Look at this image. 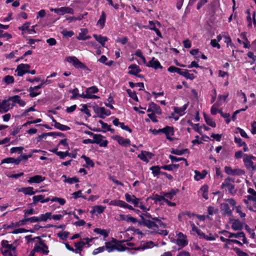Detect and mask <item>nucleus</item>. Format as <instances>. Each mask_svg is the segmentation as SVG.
Masks as SVG:
<instances>
[{
    "label": "nucleus",
    "instance_id": "f257e3e1",
    "mask_svg": "<svg viewBox=\"0 0 256 256\" xmlns=\"http://www.w3.org/2000/svg\"><path fill=\"white\" fill-rule=\"evenodd\" d=\"M35 238L38 239L39 242L35 244L34 248V252H41L43 254L47 256L48 254L49 250H48V246L45 244L44 241L38 236L36 237Z\"/></svg>",
    "mask_w": 256,
    "mask_h": 256
},
{
    "label": "nucleus",
    "instance_id": "f03ea898",
    "mask_svg": "<svg viewBox=\"0 0 256 256\" xmlns=\"http://www.w3.org/2000/svg\"><path fill=\"white\" fill-rule=\"evenodd\" d=\"M221 188H226L232 194H234L236 192L235 188L234 180L230 178H227L222 184Z\"/></svg>",
    "mask_w": 256,
    "mask_h": 256
},
{
    "label": "nucleus",
    "instance_id": "7ed1b4c3",
    "mask_svg": "<svg viewBox=\"0 0 256 256\" xmlns=\"http://www.w3.org/2000/svg\"><path fill=\"white\" fill-rule=\"evenodd\" d=\"M92 241V239L89 238H85L81 239L79 242H74V246L76 249H74V252L76 254H79L80 256H84V254H82V248L86 244L88 246H90V242Z\"/></svg>",
    "mask_w": 256,
    "mask_h": 256
},
{
    "label": "nucleus",
    "instance_id": "20e7f679",
    "mask_svg": "<svg viewBox=\"0 0 256 256\" xmlns=\"http://www.w3.org/2000/svg\"><path fill=\"white\" fill-rule=\"evenodd\" d=\"M252 160H256V158L252 156L244 155L243 162L246 168L254 173V171L256 170V165L254 164Z\"/></svg>",
    "mask_w": 256,
    "mask_h": 256
},
{
    "label": "nucleus",
    "instance_id": "39448f33",
    "mask_svg": "<svg viewBox=\"0 0 256 256\" xmlns=\"http://www.w3.org/2000/svg\"><path fill=\"white\" fill-rule=\"evenodd\" d=\"M192 228V231L196 233L200 238L204 239L206 240H214L215 238L211 234L210 236H206L200 229L196 227L193 222H190Z\"/></svg>",
    "mask_w": 256,
    "mask_h": 256
},
{
    "label": "nucleus",
    "instance_id": "423d86ee",
    "mask_svg": "<svg viewBox=\"0 0 256 256\" xmlns=\"http://www.w3.org/2000/svg\"><path fill=\"white\" fill-rule=\"evenodd\" d=\"M176 244L179 247V250L186 246L188 243L187 236L182 232H179L176 234Z\"/></svg>",
    "mask_w": 256,
    "mask_h": 256
},
{
    "label": "nucleus",
    "instance_id": "0eeeda50",
    "mask_svg": "<svg viewBox=\"0 0 256 256\" xmlns=\"http://www.w3.org/2000/svg\"><path fill=\"white\" fill-rule=\"evenodd\" d=\"M140 217L142 219L141 224L144 226H146L148 228H158V226H160L156 221L148 220L146 218H144L142 215H140Z\"/></svg>",
    "mask_w": 256,
    "mask_h": 256
},
{
    "label": "nucleus",
    "instance_id": "6e6552de",
    "mask_svg": "<svg viewBox=\"0 0 256 256\" xmlns=\"http://www.w3.org/2000/svg\"><path fill=\"white\" fill-rule=\"evenodd\" d=\"M12 102V100H10V97L8 100H3L1 102H0V112H6L10 108H12L14 104Z\"/></svg>",
    "mask_w": 256,
    "mask_h": 256
},
{
    "label": "nucleus",
    "instance_id": "1a4fd4ad",
    "mask_svg": "<svg viewBox=\"0 0 256 256\" xmlns=\"http://www.w3.org/2000/svg\"><path fill=\"white\" fill-rule=\"evenodd\" d=\"M66 61L72 65L76 68L85 69L86 66L80 62L76 56H68L66 58Z\"/></svg>",
    "mask_w": 256,
    "mask_h": 256
},
{
    "label": "nucleus",
    "instance_id": "9d476101",
    "mask_svg": "<svg viewBox=\"0 0 256 256\" xmlns=\"http://www.w3.org/2000/svg\"><path fill=\"white\" fill-rule=\"evenodd\" d=\"M30 68V64H21L18 66L15 72H17L18 76H22L25 74L28 73Z\"/></svg>",
    "mask_w": 256,
    "mask_h": 256
},
{
    "label": "nucleus",
    "instance_id": "9b49d317",
    "mask_svg": "<svg viewBox=\"0 0 256 256\" xmlns=\"http://www.w3.org/2000/svg\"><path fill=\"white\" fill-rule=\"evenodd\" d=\"M50 10L54 12L55 13L59 15H63L65 14H74V10L70 7H62L58 8H51Z\"/></svg>",
    "mask_w": 256,
    "mask_h": 256
},
{
    "label": "nucleus",
    "instance_id": "f8f14e48",
    "mask_svg": "<svg viewBox=\"0 0 256 256\" xmlns=\"http://www.w3.org/2000/svg\"><path fill=\"white\" fill-rule=\"evenodd\" d=\"M103 136L98 134L94 135L93 142L94 144H96L100 145V146L106 147L107 146L108 142L106 140H103Z\"/></svg>",
    "mask_w": 256,
    "mask_h": 256
},
{
    "label": "nucleus",
    "instance_id": "ddd939ff",
    "mask_svg": "<svg viewBox=\"0 0 256 256\" xmlns=\"http://www.w3.org/2000/svg\"><path fill=\"white\" fill-rule=\"evenodd\" d=\"M117 242V240L114 238H112L111 240L109 242H106L105 250H107L108 252H111L116 250V244Z\"/></svg>",
    "mask_w": 256,
    "mask_h": 256
},
{
    "label": "nucleus",
    "instance_id": "4468645a",
    "mask_svg": "<svg viewBox=\"0 0 256 256\" xmlns=\"http://www.w3.org/2000/svg\"><path fill=\"white\" fill-rule=\"evenodd\" d=\"M42 87V84H40L34 87L30 86L28 90L30 92V96L31 98H34L40 95L41 94V92L38 90Z\"/></svg>",
    "mask_w": 256,
    "mask_h": 256
},
{
    "label": "nucleus",
    "instance_id": "2eb2a0df",
    "mask_svg": "<svg viewBox=\"0 0 256 256\" xmlns=\"http://www.w3.org/2000/svg\"><path fill=\"white\" fill-rule=\"evenodd\" d=\"M161 132L164 133L166 137V138L170 141L172 140L171 138L174 134V128L172 126H166L163 128L160 129Z\"/></svg>",
    "mask_w": 256,
    "mask_h": 256
},
{
    "label": "nucleus",
    "instance_id": "dca6fc26",
    "mask_svg": "<svg viewBox=\"0 0 256 256\" xmlns=\"http://www.w3.org/2000/svg\"><path fill=\"white\" fill-rule=\"evenodd\" d=\"M114 140L118 142L123 146H128L130 144V140L128 138H124L119 136H114L113 137Z\"/></svg>",
    "mask_w": 256,
    "mask_h": 256
},
{
    "label": "nucleus",
    "instance_id": "f3484780",
    "mask_svg": "<svg viewBox=\"0 0 256 256\" xmlns=\"http://www.w3.org/2000/svg\"><path fill=\"white\" fill-rule=\"evenodd\" d=\"M32 200L33 202L32 204L35 206L38 202H40L41 203L47 202L50 200V198H44V196L40 194L33 196Z\"/></svg>",
    "mask_w": 256,
    "mask_h": 256
},
{
    "label": "nucleus",
    "instance_id": "a211bd4d",
    "mask_svg": "<svg viewBox=\"0 0 256 256\" xmlns=\"http://www.w3.org/2000/svg\"><path fill=\"white\" fill-rule=\"evenodd\" d=\"M125 198L126 202H131L132 204L134 206H138L140 204V198H136L134 195H130V194L126 193L125 194Z\"/></svg>",
    "mask_w": 256,
    "mask_h": 256
},
{
    "label": "nucleus",
    "instance_id": "6ab92c4d",
    "mask_svg": "<svg viewBox=\"0 0 256 256\" xmlns=\"http://www.w3.org/2000/svg\"><path fill=\"white\" fill-rule=\"evenodd\" d=\"M141 215H142L145 218H148L153 220L156 221L160 226L163 227L164 228L166 227V224L162 222L160 219L157 217H152V215L150 213H148L147 212H144Z\"/></svg>",
    "mask_w": 256,
    "mask_h": 256
},
{
    "label": "nucleus",
    "instance_id": "aec40b11",
    "mask_svg": "<svg viewBox=\"0 0 256 256\" xmlns=\"http://www.w3.org/2000/svg\"><path fill=\"white\" fill-rule=\"evenodd\" d=\"M155 246L154 242L152 241L144 242L139 247L134 248L136 250H143L146 249L151 248Z\"/></svg>",
    "mask_w": 256,
    "mask_h": 256
},
{
    "label": "nucleus",
    "instance_id": "412c9836",
    "mask_svg": "<svg viewBox=\"0 0 256 256\" xmlns=\"http://www.w3.org/2000/svg\"><path fill=\"white\" fill-rule=\"evenodd\" d=\"M152 154L151 152L146 151H142L141 153L138 154V157L144 162H148L149 160L152 158Z\"/></svg>",
    "mask_w": 256,
    "mask_h": 256
},
{
    "label": "nucleus",
    "instance_id": "4be33fe9",
    "mask_svg": "<svg viewBox=\"0 0 256 256\" xmlns=\"http://www.w3.org/2000/svg\"><path fill=\"white\" fill-rule=\"evenodd\" d=\"M146 66L148 67L153 68L156 70L158 68H162V66L160 65V62H158V60L155 59L154 58H152L146 64Z\"/></svg>",
    "mask_w": 256,
    "mask_h": 256
},
{
    "label": "nucleus",
    "instance_id": "5701e85b",
    "mask_svg": "<svg viewBox=\"0 0 256 256\" xmlns=\"http://www.w3.org/2000/svg\"><path fill=\"white\" fill-rule=\"evenodd\" d=\"M128 68L130 69V70L128 72V74L131 75H137L138 74L141 72L139 66L136 64H130Z\"/></svg>",
    "mask_w": 256,
    "mask_h": 256
},
{
    "label": "nucleus",
    "instance_id": "b1692460",
    "mask_svg": "<svg viewBox=\"0 0 256 256\" xmlns=\"http://www.w3.org/2000/svg\"><path fill=\"white\" fill-rule=\"evenodd\" d=\"M198 194L202 196L205 200L208 198V186L207 185L202 186L198 190Z\"/></svg>",
    "mask_w": 256,
    "mask_h": 256
},
{
    "label": "nucleus",
    "instance_id": "393cba45",
    "mask_svg": "<svg viewBox=\"0 0 256 256\" xmlns=\"http://www.w3.org/2000/svg\"><path fill=\"white\" fill-rule=\"evenodd\" d=\"M45 180V178L40 175H36L32 176L28 180L29 184H39L43 182Z\"/></svg>",
    "mask_w": 256,
    "mask_h": 256
},
{
    "label": "nucleus",
    "instance_id": "a878e982",
    "mask_svg": "<svg viewBox=\"0 0 256 256\" xmlns=\"http://www.w3.org/2000/svg\"><path fill=\"white\" fill-rule=\"evenodd\" d=\"M88 33V30L86 28H81L80 32L79 33L77 38L78 40H84L90 39L91 37L90 36H86Z\"/></svg>",
    "mask_w": 256,
    "mask_h": 256
},
{
    "label": "nucleus",
    "instance_id": "bb28decb",
    "mask_svg": "<svg viewBox=\"0 0 256 256\" xmlns=\"http://www.w3.org/2000/svg\"><path fill=\"white\" fill-rule=\"evenodd\" d=\"M248 192L250 194L246 196V198L251 201L254 202L255 207H256V191L253 188H249L248 190Z\"/></svg>",
    "mask_w": 256,
    "mask_h": 256
},
{
    "label": "nucleus",
    "instance_id": "cd10ccee",
    "mask_svg": "<svg viewBox=\"0 0 256 256\" xmlns=\"http://www.w3.org/2000/svg\"><path fill=\"white\" fill-rule=\"evenodd\" d=\"M94 38L96 41L100 42L102 47L105 46V43L108 41V38L106 36H103L102 35H98L96 34H93Z\"/></svg>",
    "mask_w": 256,
    "mask_h": 256
},
{
    "label": "nucleus",
    "instance_id": "c85d7f7f",
    "mask_svg": "<svg viewBox=\"0 0 256 256\" xmlns=\"http://www.w3.org/2000/svg\"><path fill=\"white\" fill-rule=\"evenodd\" d=\"M56 154L58 156L60 159H64L67 156H69L74 158H75L76 156V154H71L68 151L64 152L60 151L59 152H56Z\"/></svg>",
    "mask_w": 256,
    "mask_h": 256
},
{
    "label": "nucleus",
    "instance_id": "c756f323",
    "mask_svg": "<svg viewBox=\"0 0 256 256\" xmlns=\"http://www.w3.org/2000/svg\"><path fill=\"white\" fill-rule=\"evenodd\" d=\"M106 14H105L104 12L102 11V14L100 16V18L98 20L97 22V26H100V28H103L105 26V23L106 22Z\"/></svg>",
    "mask_w": 256,
    "mask_h": 256
},
{
    "label": "nucleus",
    "instance_id": "7c9ffc66",
    "mask_svg": "<svg viewBox=\"0 0 256 256\" xmlns=\"http://www.w3.org/2000/svg\"><path fill=\"white\" fill-rule=\"evenodd\" d=\"M194 173L195 175L194 176V178L195 180L197 181H198L204 178L206 176V174H207V172L205 170H202V172H200L197 170H195Z\"/></svg>",
    "mask_w": 256,
    "mask_h": 256
},
{
    "label": "nucleus",
    "instance_id": "2f4dec72",
    "mask_svg": "<svg viewBox=\"0 0 256 256\" xmlns=\"http://www.w3.org/2000/svg\"><path fill=\"white\" fill-rule=\"evenodd\" d=\"M20 192H22L24 194L26 195H34L36 193L38 192V190L34 191V188L32 187H27V188H22Z\"/></svg>",
    "mask_w": 256,
    "mask_h": 256
},
{
    "label": "nucleus",
    "instance_id": "473e14b6",
    "mask_svg": "<svg viewBox=\"0 0 256 256\" xmlns=\"http://www.w3.org/2000/svg\"><path fill=\"white\" fill-rule=\"evenodd\" d=\"M221 208L224 212V214L230 216L232 215V210L230 209L228 204L224 203L221 204Z\"/></svg>",
    "mask_w": 256,
    "mask_h": 256
},
{
    "label": "nucleus",
    "instance_id": "72a5a7b5",
    "mask_svg": "<svg viewBox=\"0 0 256 256\" xmlns=\"http://www.w3.org/2000/svg\"><path fill=\"white\" fill-rule=\"evenodd\" d=\"M220 232L222 234H228V237L229 238H232L233 237H234L235 238H241L242 236H244V232H238L236 234H234V233H231L227 230H223V231L221 232Z\"/></svg>",
    "mask_w": 256,
    "mask_h": 256
},
{
    "label": "nucleus",
    "instance_id": "f704fd0d",
    "mask_svg": "<svg viewBox=\"0 0 256 256\" xmlns=\"http://www.w3.org/2000/svg\"><path fill=\"white\" fill-rule=\"evenodd\" d=\"M52 122L54 123V126L57 129L62 131H66L70 129V128L66 125L62 124L60 122H57L55 120L53 119Z\"/></svg>",
    "mask_w": 256,
    "mask_h": 256
},
{
    "label": "nucleus",
    "instance_id": "c9c22d12",
    "mask_svg": "<svg viewBox=\"0 0 256 256\" xmlns=\"http://www.w3.org/2000/svg\"><path fill=\"white\" fill-rule=\"evenodd\" d=\"M232 228L234 230H241L242 228V224L238 220H235L232 223Z\"/></svg>",
    "mask_w": 256,
    "mask_h": 256
},
{
    "label": "nucleus",
    "instance_id": "e433bc0d",
    "mask_svg": "<svg viewBox=\"0 0 256 256\" xmlns=\"http://www.w3.org/2000/svg\"><path fill=\"white\" fill-rule=\"evenodd\" d=\"M188 104H185L182 107H175L174 108V112L178 114L179 116H182L184 114V111L187 108Z\"/></svg>",
    "mask_w": 256,
    "mask_h": 256
},
{
    "label": "nucleus",
    "instance_id": "4c0bfd02",
    "mask_svg": "<svg viewBox=\"0 0 256 256\" xmlns=\"http://www.w3.org/2000/svg\"><path fill=\"white\" fill-rule=\"evenodd\" d=\"M126 241L124 240H118L116 244V250L118 252H124L128 248L125 246L123 245L122 244Z\"/></svg>",
    "mask_w": 256,
    "mask_h": 256
},
{
    "label": "nucleus",
    "instance_id": "58836bf2",
    "mask_svg": "<svg viewBox=\"0 0 256 256\" xmlns=\"http://www.w3.org/2000/svg\"><path fill=\"white\" fill-rule=\"evenodd\" d=\"M10 100H12V103H18L20 106H24L26 104V102L24 100H22L18 96H14L10 97Z\"/></svg>",
    "mask_w": 256,
    "mask_h": 256
},
{
    "label": "nucleus",
    "instance_id": "ea45409f",
    "mask_svg": "<svg viewBox=\"0 0 256 256\" xmlns=\"http://www.w3.org/2000/svg\"><path fill=\"white\" fill-rule=\"evenodd\" d=\"M98 92V89L96 86H92L90 88H87L86 90V97L90 96L93 94H94L97 93Z\"/></svg>",
    "mask_w": 256,
    "mask_h": 256
},
{
    "label": "nucleus",
    "instance_id": "a19ab883",
    "mask_svg": "<svg viewBox=\"0 0 256 256\" xmlns=\"http://www.w3.org/2000/svg\"><path fill=\"white\" fill-rule=\"evenodd\" d=\"M106 209V206H96L92 208V210L90 211L92 214H94L96 212L98 214L102 213Z\"/></svg>",
    "mask_w": 256,
    "mask_h": 256
},
{
    "label": "nucleus",
    "instance_id": "79ce46f5",
    "mask_svg": "<svg viewBox=\"0 0 256 256\" xmlns=\"http://www.w3.org/2000/svg\"><path fill=\"white\" fill-rule=\"evenodd\" d=\"M150 169L152 171V174L154 176H157L159 174H161V173L162 172L160 170V169H162L161 166H152V167L150 168Z\"/></svg>",
    "mask_w": 256,
    "mask_h": 256
},
{
    "label": "nucleus",
    "instance_id": "37998d69",
    "mask_svg": "<svg viewBox=\"0 0 256 256\" xmlns=\"http://www.w3.org/2000/svg\"><path fill=\"white\" fill-rule=\"evenodd\" d=\"M204 118L206 124L210 126L215 128L216 126V124L213 120L210 118L208 116L204 114Z\"/></svg>",
    "mask_w": 256,
    "mask_h": 256
},
{
    "label": "nucleus",
    "instance_id": "c03bdc74",
    "mask_svg": "<svg viewBox=\"0 0 256 256\" xmlns=\"http://www.w3.org/2000/svg\"><path fill=\"white\" fill-rule=\"evenodd\" d=\"M150 105L152 110V112L158 114H161V110L158 106L152 102L150 103Z\"/></svg>",
    "mask_w": 256,
    "mask_h": 256
},
{
    "label": "nucleus",
    "instance_id": "a18cd8bd",
    "mask_svg": "<svg viewBox=\"0 0 256 256\" xmlns=\"http://www.w3.org/2000/svg\"><path fill=\"white\" fill-rule=\"evenodd\" d=\"M38 217L40 222H46L48 219L52 218V213L48 212L44 214H41Z\"/></svg>",
    "mask_w": 256,
    "mask_h": 256
},
{
    "label": "nucleus",
    "instance_id": "49530a36",
    "mask_svg": "<svg viewBox=\"0 0 256 256\" xmlns=\"http://www.w3.org/2000/svg\"><path fill=\"white\" fill-rule=\"evenodd\" d=\"M94 232L97 234L102 235L104 238H107L108 236V232L104 229H101L100 228H96L94 230Z\"/></svg>",
    "mask_w": 256,
    "mask_h": 256
},
{
    "label": "nucleus",
    "instance_id": "de8ad7c7",
    "mask_svg": "<svg viewBox=\"0 0 256 256\" xmlns=\"http://www.w3.org/2000/svg\"><path fill=\"white\" fill-rule=\"evenodd\" d=\"M181 75L185 77L187 79L193 80L194 76L193 74H190L189 70H182Z\"/></svg>",
    "mask_w": 256,
    "mask_h": 256
},
{
    "label": "nucleus",
    "instance_id": "09e8293b",
    "mask_svg": "<svg viewBox=\"0 0 256 256\" xmlns=\"http://www.w3.org/2000/svg\"><path fill=\"white\" fill-rule=\"evenodd\" d=\"M96 113L98 114H105L106 116H110L111 114L110 110H106L104 107L98 108L96 109Z\"/></svg>",
    "mask_w": 256,
    "mask_h": 256
},
{
    "label": "nucleus",
    "instance_id": "8fccbe9b",
    "mask_svg": "<svg viewBox=\"0 0 256 256\" xmlns=\"http://www.w3.org/2000/svg\"><path fill=\"white\" fill-rule=\"evenodd\" d=\"M149 28L151 30L155 31L157 28H156V26L160 27L161 24L160 22L158 21H149Z\"/></svg>",
    "mask_w": 256,
    "mask_h": 256
},
{
    "label": "nucleus",
    "instance_id": "3c124183",
    "mask_svg": "<svg viewBox=\"0 0 256 256\" xmlns=\"http://www.w3.org/2000/svg\"><path fill=\"white\" fill-rule=\"evenodd\" d=\"M228 96V93H226L224 95H219L218 98V105H222L224 102L226 101L227 98Z\"/></svg>",
    "mask_w": 256,
    "mask_h": 256
},
{
    "label": "nucleus",
    "instance_id": "603ef678",
    "mask_svg": "<svg viewBox=\"0 0 256 256\" xmlns=\"http://www.w3.org/2000/svg\"><path fill=\"white\" fill-rule=\"evenodd\" d=\"M62 178H64L65 180H64V182H67L70 184H72L75 182H78V180L76 177H74L72 178H66V175H63Z\"/></svg>",
    "mask_w": 256,
    "mask_h": 256
},
{
    "label": "nucleus",
    "instance_id": "864d4df0",
    "mask_svg": "<svg viewBox=\"0 0 256 256\" xmlns=\"http://www.w3.org/2000/svg\"><path fill=\"white\" fill-rule=\"evenodd\" d=\"M176 192L174 190H172L170 192L164 194V196L166 199L172 200L176 195Z\"/></svg>",
    "mask_w": 256,
    "mask_h": 256
},
{
    "label": "nucleus",
    "instance_id": "5fc2aeb1",
    "mask_svg": "<svg viewBox=\"0 0 256 256\" xmlns=\"http://www.w3.org/2000/svg\"><path fill=\"white\" fill-rule=\"evenodd\" d=\"M82 158L84 159L86 162V167L91 166L94 167V162L88 158L85 155H82L81 157Z\"/></svg>",
    "mask_w": 256,
    "mask_h": 256
},
{
    "label": "nucleus",
    "instance_id": "6e6d98bb",
    "mask_svg": "<svg viewBox=\"0 0 256 256\" xmlns=\"http://www.w3.org/2000/svg\"><path fill=\"white\" fill-rule=\"evenodd\" d=\"M234 209L236 210V212L238 214L240 217L243 219H244L246 217V214L242 211V208L240 206H236Z\"/></svg>",
    "mask_w": 256,
    "mask_h": 256
},
{
    "label": "nucleus",
    "instance_id": "4d7b16f0",
    "mask_svg": "<svg viewBox=\"0 0 256 256\" xmlns=\"http://www.w3.org/2000/svg\"><path fill=\"white\" fill-rule=\"evenodd\" d=\"M245 230L249 234L250 238L252 239L256 238L254 230L250 228L248 225L245 226Z\"/></svg>",
    "mask_w": 256,
    "mask_h": 256
},
{
    "label": "nucleus",
    "instance_id": "13d9d810",
    "mask_svg": "<svg viewBox=\"0 0 256 256\" xmlns=\"http://www.w3.org/2000/svg\"><path fill=\"white\" fill-rule=\"evenodd\" d=\"M168 71L170 72H176L181 75L182 70L174 66H170L168 68Z\"/></svg>",
    "mask_w": 256,
    "mask_h": 256
},
{
    "label": "nucleus",
    "instance_id": "bf43d9fd",
    "mask_svg": "<svg viewBox=\"0 0 256 256\" xmlns=\"http://www.w3.org/2000/svg\"><path fill=\"white\" fill-rule=\"evenodd\" d=\"M54 134V132H50L48 133H44L41 135H39L36 139L38 142H40L43 138H46L47 136H52Z\"/></svg>",
    "mask_w": 256,
    "mask_h": 256
},
{
    "label": "nucleus",
    "instance_id": "052dcab7",
    "mask_svg": "<svg viewBox=\"0 0 256 256\" xmlns=\"http://www.w3.org/2000/svg\"><path fill=\"white\" fill-rule=\"evenodd\" d=\"M69 92L72 93V96L70 98L71 100L76 99L79 96L78 90V88H75L73 90H70Z\"/></svg>",
    "mask_w": 256,
    "mask_h": 256
},
{
    "label": "nucleus",
    "instance_id": "680f3d73",
    "mask_svg": "<svg viewBox=\"0 0 256 256\" xmlns=\"http://www.w3.org/2000/svg\"><path fill=\"white\" fill-rule=\"evenodd\" d=\"M4 82L7 84H12L14 82V78L12 76H6L3 80Z\"/></svg>",
    "mask_w": 256,
    "mask_h": 256
},
{
    "label": "nucleus",
    "instance_id": "e2e57ef3",
    "mask_svg": "<svg viewBox=\"0 0 256 256\" xmlns=\"http://www.w3.org/2000/svg\"><path fill=\"white\" fill-rule=\"evenodd\" d=\"M188 151L187 149L184 150H178V149H172L171 151V153L174 154L178 155V156H181L185 153L186 152Z\"/></svg>",
    "mask_w": 256,
    "mask_h": 256
},
{
    "label": "nucleus",
    "instance_id": "0e129e2a",
    "mask_svg": "<svg viewBox=\"0 0 256 256\" xmlns=\"http://www.w3.org/2000/svg\"><path fill=\"white\" fill-rule=\"evenodd\" d=\"M222 36L224 38V42L228 46H234V44L232 43L230 38L228 35L223 34Z\"/></svg>",
    "mask_w": 256,
    "mask_h": 256
},
{
    "label": "nucleus",
    "instance_id": "69168bd1",
    "mask_svg": "<svg viewBox=\"0 0 256 256\" xmlns=\"http://www.w3.org/2000/svg\"><path fill=\"white\" fill-rule=\"evenodd\" d=\"M50 200L58 202L61 206H63L66 204V200L62 198L53 197L52 199L50 198Z\"/></svg>",
    "mask_w": 256,
    "mask_h": 256
},
{
    "label": "nucleus",
    "instance_id": "338daca9",
    "mask_svg": "<svg viewBox=\"0 0 256 256\" xmlns=\"http://www.w3.org/2000/svg\"><path fill=\"white\" fill-rule=\"evenodd\" d=\"M126 92H128V96L133 100H134L138 102V98L136 96V93L134 91H132L130 89H128L126 90Z\"/></svg>",
    "mask_w": 256,
    "mask_h": 256
},
{
    "label": "nucleus",
    "instance_id": "774afa93",
    "mask_svg": "<svg viewBox=\"0 0 256 256\" xmlns=\"http://www.w3.org/2000/svg\"><path fill=\"white\" fill-rule=\"evenodd\" d=\"M244 171L240 168L232 170V176H242L244 174Z\"/></svg>",
    "mask_w": 256,
    "mask_h": 256
}]
</instances>
